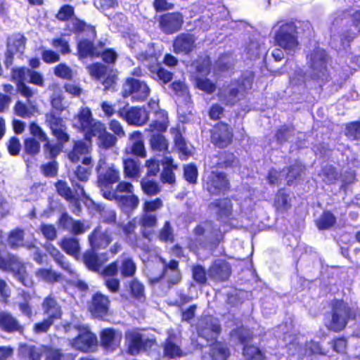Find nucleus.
Here are the masks:
<instances>
[{
  "label": "nucleus",
  "instance_id": "4be33fe9",
  "mask_svg": "<svg viewBox=\"0 0 360 360\" xmlns=\"http://www.w3.org/2000/svg\"><path fill=\"white\" fill-rule=\"evenodd\" d=\"M122 338L120 331L106 328L101 333V344L107 351L112 352L119 347Z\"/></svg>",
  "mask_w": 360,
  "mask_h": 360
},
{
  "label": "nucleus",
  "instance_id": "f3484780",
  "mask_svg": "<svg viewBox=\"0 0 360 360\" xmlns=\"http://www.w3.org/2000/svg\"><path fill=\"white\" fill-rule=\"evenodd\" d=\"M92 138H97L98 147L109 149L115 146L117 138L106 130L105 125L102 122H98L94 125Z\"/></svg>",
  "mask_w": 360,
  "mask_h": 360
},
{
  "label": "nucleus",
  "instance_id": "603ef678",
  "mask_svg": "<svg viewBox=\"0 0 360 360\" xmlns=\"http://www.w3.org/2000/svg\"><path fill=\"white\" fill-rule=\"evenodd\" d=\"M150 145L153 150L166 151L168 149V143L162 134H153L150 139Z\"/></svg>",
  "mask_w": 360,
  "mask_h": 360
},
{
  "label": "nucleus",
  "instance_id": "c756f323",
  "mask_svg": "<svg viewBox=\"0 0 360 360\" xmlns=\"http://www.w3.org/2000/svg\"><path fill=\"white\" fill-rule=\"evenodd\" d=\"M229 274V264L222 260L216 261L209 270V275L217 280H225Z\"/></svg>",
  "mask_w": 360,
  "mask_h": 360
},
{
  "label": "nucleus",
  "instance_id": "f8f14e48",
  "mask_svg": "<svg viewBox=\"0 0 360 360\" xmlns=\"http://www.w3.org/2000/svg\"><path fill=\"white\" fill-rule=\"evenodd\" d=\"M351 316L349 307L342 301L336 300L333 303L332 318L327 327L334 331L342 330Z\"/></svg>",
  "mask_w": 360,
  "mask_h": 360
},
{
  "label": "nucleus",
  "instance_id": "9d476101",
  "mask_svg": "<svg viewBox=\"0 0 360 360\" xmlns=\"http://www.w3.org/2000/svg\"><path fill=\"white\" fill-rule=\"evenodd\" d=\"M147 84L138 79L128 78L122 86V94L124 98L131 96L133 101H143L150 94Z\"/></svg>",
  "mask_w": 360,
  "mask_h": 360
},
{
  "label": "nucleus",
  "instance_id": "58836bf2",
  "mask_svg": "<svg viewBox=\"0 0 360 360\" xmlns=\"http://www.w3.org/2000/svg\"><path fill=\"white\" fill-rule=\"evenodd\" d=\"M0 328L7 332L21 330L17 320L10 314L6 312H0Z\"/></svg>",
  "mask_w": 360,
  "mask_h": 360
},
{
  "label": "nucleus",
  "instance_id": "1a4fd4ad",
  "mask_svg": "<svg viewBox=\"0 0 360 360\" xmlns=\"http://www.w3.org/2000/svg\"><path fill=\"white\" fill-rule=\"evenodd\" d=\"M0 269L6 271H12L15 277L25 286H32L33 281L27 274L24 264L15 256L8 255L4 259H0Z\"/></svg>",
  "mask_w": 360,
  "mask_h": 360
},
{
  "label": "nucleus",
  "instance_id": "4c0bfd02",
  "mask_svg": "<svg viewBox=\"0 0 360 360\" xmlns=\"http://www.w3.org/2000/svg\"><path fill=\"white\" fill-rule=\"evenodd\" d=\"M113 200H116L121 207L127 212L134 211L139 204V198L133 193L126 195H117V198Z\"/></svg>",
  "mask_w": 360,
  "mask_h": 360
},
{
  "label": "nucleus",
  "instance_id": "7ed1b4c3",
  "mask_svg": "<svg viewBox=\"0 0 360 360\" xmlns=\"http://www.w3.org/2000/svg\"><path fill=\"white\" fill-rule=\"evenodd\" d=\"M12 78L17 82L18 92L26 98H30L33 96L34 92L25 84V82L39 86L44 85L43 76L39 72L27 68H16L13 69Z\"/></svg>",
  "mask_w": 360,
  "mask_h": 360
},
{
  "label": "nucleus",
  "instance_id": "7c9ffc66",
  "mask_svg": "<svg viewBox=\"0 0 360 360\" xmlns=\"http://www.w3.org/2000/svg\"><path fill=\"white\" fill-rule=\"evenodd\" d=\"M160 51L157 50L153 44H148L144 52L140 53L137 58L139 60L146 62L149 68H153L158 63Z\"/></svg>",
  "mask_w": 360,
  "mask_h": 360
},
{
  "label": "nucleus",
  "instance_id": "39448f33",
  "mask_svg": "<svg viewBox=\"0 0 360 360\" xmlns=\"http://www.w3.org/2000/svg\"><path fill=\"white\" fill-rule=\"evenodd\" d=\"M72 27L70 30L74 32L86 31L88 32L89 39H81L78 42L77 48L78 52L80 57L86 56H96L99 55V52L97 51L94 48L91 39H93L96 37V30L94 27L86 26L84 22L78 19H72Z\"/></svg>",
  "mask_w": 360,
  "mask_h": 360
},
{
  "label": "nucleus",
  "instance_id": "6e6552de",
  "mask_svg": "<svg viewBox=\"0 0 360 360\" xmlns=\"http://www.w3.org/2000/svg\"><path fill=\"white\" fill-rule=\"evenodd\" d=\"M125 339L128 352L131 355L147 351L153 347L155 342L152 338L136 330L127 332Z\"/></svg>",
  "mask_w": 360,
  "mask_h": 360
},
{
  "label": "nucleus",
  "instance_id": "6e6d98bb",
  "mask_svg": "<svg viewBox=\"0 0 360 360\" xmlns=\"http://www.w3.org/2000/svg\"><path fill=\"white\" fill-rule=\"evenodd\" d=\"M335 223V218L329 212H324L317 220L316 224L319 229H327L333 226Z\"/></svg>",
  "mask_w": 360,
  "mask_h": 360
},
{
  "label": "nucleus",
  "instance_id": "f257e3e1",
  "mask_svg": "<svg viewBox=\"0 0 360 360\" xmlns=\"http://www.w3.org/2000/svg\"><path fill=\"white\" fill-rule=\"evenodd\" d=\"M98 171V186L103 197L112 200L117 195L112 190V185L120 179V172L113 164H106L105 159L101 158L96 167Z\"/></svg>",
  "mask_w": 360,
  "mask_h": 360
},
{
  "label": "nucleus",
  "instance_id": "473e14b6",
  "mask_svg": "<svg viewBox=\"0 0 360 360\" xmlns=\"http://www.w3.org/2000/svg\"><path fill=\"white\" fill-rule=\"evenodd\" d=\"M42 309L45 314L53 319H59L61 316V309L56 300L49 296L42 303Z\"/></svg>",
  "mask_w": 360,
  "mask_h": 360
},
{
  "label": "nucleus",
  "instance_id": "13d9d810",
  "mask_svg": "<svg viewBox=\"0 0 360 360\" xmlns=\"http://www.w3.org/2000/svg\"><path fill=\"white\" fill-rule=\"evenodd\" d=\"M142 190L149 195H154L160 191L158 184L148 179H143L141 182Z\"/></svg>",
  "mask_w": 360,
  "mask_h": 360
},
{
  "label": "nucleus",
  "instance_id": "ea45409f",
  "mask_svg": "<svg viewBox=\"0 0 360 360\" xmlns=\"http://www.w3.org/2000/svg\"><path fill=\"white\" fill-rule=\"evenodd\" d=\"M35 277L39 281L47 283H53L61 280V275L49 269H38L34 273Z\"/></svg>",
  "mask_w": 360,
  "mask_h": 360
},
{
  "label": "nucleus",
  "instance_id": "f704fd0d",
  "mask_svg": "<svg viewBox=\"0 0 360 360\" xmlns=\"http://www.w3.org/2000/svg\"><path fill=\"white\" fill-rule=\"evenodd\" d=\"M118 266L123 277L133 276L136 270V264L132 258L125 254L121 255Z\"/></svg>",
  "mask_w": 360,
  "mask_h": 360
},
{
  "label": "nucleus",
  "instance_id": "aec40b11",
  "mask_svg": "<svg viewBox=\"0 0 360 360\" xmlns=\"http://www.w3.org/2000/svg\"><path fill=\"white\" fill-rule=\"evenodd\" d=\"M163 273L160 277L150 278L152 283H158L163 276L169 285L177 284L181 281V274L178 269L179 263L176 260H172L167 264L165 262Z\"/></svg>",
  "mask_w": 360,
  "mask_h": 360
},
{
  "label": "nucleus",
  "instance_id": "b1692460",
  "mask_svg": "<svg viewBox=\"0 0 360 360\" xmlns=\"http://www.w3.org/2000/svg\"><path fill=\"white\" fill-rule=\"evenodd\" d=\"M232 132L227 124H219L216 126L212 134V143L219 148L227 146L231 141Z\"/></svg>",
  "mask_w": 360,
  "mask_h": 360
},
{
  "label": "nucleus",
  "instance_id": "4468645a",
  "mask_svg": "<svg viewBox=\"0 0 360 360\" xmlns=\"http://www.w3.org/2000/svg\"><path fill=\"white\" fill-rule=\"evenodd\" d=\"M120 117L125 120L129 124L141 126L148 120V112L137 107L123 108L117 112Z\"/></svg>",
  "mask_w": 360,
  "mask_h": 360
},
{
  "label": "nucleus",
  "instance_id": "bb28decb",
  "mask_svg": "<svg viewBox=\"0 0 360 360\" xmlns=\"http://www.w3.org/2000/svg\"><path fill=\"white\" fill-rule=\"evenodd\" d=\"M91 143L77 141L75 142L72 151L68 154V158L72 162H77L79 160L82 161V159L85 158V157H91Z\"/></svg>",
  "mask_w": 360,
  "mask_h": 360
},
{
  "label": "nucleus",
  "instance_id": "cd10ccee",
  "mask_svg": "<svg viewBox=\"0 0 360 360\" xmlns=\"http://www.w3.org/2000/svg\"><path fill=\"white\" fill-rule=\"evenodd\" d=\"M25 43V38L20 35L9 39L8 41L6 63H11L12 58L15 54L22 53L24 51Z\"/></svg>",
  "mask_w": 360,
  "mask_h": 360
},
{
  "label": "nucleus",
  "instance_id": "a18cd8bd",
  "mask_svg": "<svg viewBox=\"0 0 360 360\" xmlns=\"http://www.w3.org/2000/svg\"><path fill=\"white\" fill-rule=\"evenodd\" d=\"M215 212L221 217L229 216L232 210V205L229 199H223L212 204Z\"/></svg>",
  "mask_w": 360,
  "mask_h": 360
},
{
  "label": "nucleus",
  "instance_id": "e433bc0d",
  "mask_svg": "<svg viewBox=\"0 0 360 360\" xmlns=\"http://www.w3.org/2000/svg\"><path fill=\"white\" fill-rule=\"evenodd\" d=\"M56 187L60 195L63 196L75 206V209L77 210H74L73 212L76 213V212L79 209V202L78 199L73 195L72 191L68 187L67 183L63 181H58L56 184Z\"/></svg>",
  "mask_w": 360,
  "mask_h": 360
},
{
  "label": "nucleus",
  "instance_id": "2f4dec72",
  "mask_svg": "<svg viewBox=\"0 0 360 360\" xmlns=\"http://www.w3.org/2000/svg\"><path fill=\"white\" fill-rule=\"evenodd\" d=\"M168 127V118L165 111L159 110L155 111V119L150 124L148 131H164Z\"/></svg>",
  "mask_w": 360,
  "mask_h": 360
},
{
  "label": "nucleus",
  "instance_id": "dca6fc26",
  "mask_svg": "<svg viewBox=\"0 0 360 360\" xmlns=\"http://www.w3.org/2000/svg\"><path fill=\"white\" fill-rule=\"evenodd\" d=\"M228 181L223 173L212 172L205 179V188L211 194L224 192L228 188Z\"/></svg>",
  "mask_w": 360,
  "mask_h": 360
},
{
  "label": "nucleus",
  "instance_id": "37998d69",
  "mask_svg": "<svg viewBox=\"0 0 360 360\" xmlns=\"http://www.w3.org/2000/svg\"><path fill=\"white\" fill-rule=\"evenodd\" d=\"M28 105H26L21 101H18L14 107L15 113L21 117H30L36 112V107L33 105L30 98H27Z\"/></svg>",
  "mask_w": 360,
  "mask_h": 360
},
{
  "label": "nucleus",
  "instance_id": "412c9836",
  "mask_svg": "<svg viewBox=\"0 0 360 360\" xmlns=\"http://www.w3.org/2000/svg\"><path fill=\"white\" fill-rule=\"evenodd\" d=\"M112 231L109 230L102 231L101 228L98 227L89 236V240L91 248L94 250L101 248H105L112 241Z\"/></svg>",
  "mask_w": 360,
  "mask_h": 360
},
{
  "label": "nucleus",
  "instance_id": "e2e57ef3",
  "mask_svg": "<svg viewBox=\"0 0 360 360\" xmlns=\"http://www.w3.org/2000/svg\"><path fill=\"white\" fill-rule=\"evenodd\" d=\"M139 224L144 228H152L156 226L157 217L156 215L147 212H143L141 217Z\"/></svg>",
  "mask_w": 360,
  "mask_h": 360
},
{
  "label": "nucleus",
  "instance_id": "2eb2a0df",
  "mask_svg": "<svg viewBox=\"0 0 360 360\" xmlns=\"http://www.w3.org/2000/svg\"><path fill=\"white\" fill-rule=\"evenodd\" d=\"M46 123L50 127L52 134L61 142H66L69 139L65 132L66 127L62 118L56 115L53 111L46 114Z\"/></svg>",
  "mask_w": 360,
  "mask_h": 360
},
{
  "label": "nucleus",
  "instance_id": "ddd939ff",
  "mask_svg": "<svg viewBox=\"0 0 360 360\" xmlns=\"http://www.w3.org/2000/svg\"><path fill=\"white\" fill-rule=\"evenodd\" d=\"M98 122H101L94 119L91 110L85 107L82 108L75 117L73 126L83 131L85 139L91 141L94 125Z\"/></svg>",
  "mask_w": 360,
  "mask_h": 360
},
{
  "label": "nucleus",
  "instance_id": "3c124183",
  "mask_svg": "<svg viewBox=\"0 0 360 360\" xmlns=\"http://www.w3.org/2000/svg\"><path fill=\"white\" fill-rule=\"evenodd\" d=\"M274 206L281 212L288 210L290 207L288 195L280 191L276 195Z\"/></svg>",
  "mask_w": 360,
  "mask_h": 360
},
{
  "label": "nucleus",
  "instance_id": "c9c22d12",
  "mask_svg": "<svg viewBox=\"0 0 360 360\" xmlns=\"http://www.w3.org/2000/svg\"><path fill=\"white\" fill-rule=\"evenodd\" d=\"M162 164L165 165L164 169L161 174V180L163 183H168L172 184L175 181V176L173 169L176 168V166L173 164L172 158L169 155H165Z\"/></svg>",
  "mask_w": 360,
  "mask_h": 360
},
{
  "label": "nucleus",
  "instance_id": "338daca9",
  "mask_svg": "<svg viewBox=\"0 0 360 360\" xmlns=\"http://www.w3.org/2000/svg\"><path fill=\"white\" fill-rule=\"evenodd\" d=\"M90 75L95 79L101 78L106 72V67L104 65L96 63L87 67Z\"/></svg>",
  "mask_w": 360,
  "mask_h": 360
},
{
  "label": "nucleus",
  "instance_id": "0eeeda50",
  "mask_svg": "<svg viewBox=\"0 0 360 360\" xmlns=\"http://www.w3.org/2000/svg\"><path fill=\"white\" fill-rule=\"evenodd\" d=\"M195 73L193 75L195 86L200 90L212 94L216 89V85L210 79L205 78L210 71V60L208 57L200 58L194 63Z\"/></svg>",
  "mask_w": 360,
  "mask_h": 360
},
{
  "label": "nucleus",
  "instance_id": "8fccbe9b",
  "mask_svg": "<svg viewBox=\"0 0 360 360\" xmlns=\"http://www.w3.org/2000/svg\"><path fill=\"white\" fill-rule=\"evenodd\" d=\"M124 169L125 175L128 177L135 178L139 176V164L133 159L129 158L124 161Z\"/></svg>",
  "mask_w": 360,
  "mask_h": 360
},
{
  "label": "nucleus",
  "instance_id": "a211bd4d",
  "mask_svg": "<svg viewBox=\"0 0 360 360\" xmlns=\"http://www.w3.org/2000/svg\"><path fill=\"white\" fill-rule=\"evenodd\" d=\"M220 333L219 321L213 317H207L201 320L199 323V335L206 339L208 342L216 340Z\"/></svg>",
  "mask_w": 360,
  "mask_h": 360
},
{
  "label": "nucleus",
  "instance_id": "c03bdc74",
  "mask_svg": "<svg viewBox=\"0 0 360 360\" xmlns=\"http://www.w3.org/2000/svg\"><path fill=\"white\" fill-rule=\"evenodd\" d=\"M60 248L68 255L76 257L79 251V245L77 239L74 238H65L60 243Z\"/></svg>",
  "mask_w": 360,
  "mask_h": 360
},
{
  "label": "nucleus",
  "instance_id": "864d4df0",
  "mask_svg": "<svg viewBox=\"0 0 360 360\" xmlns=\"http://www.w3.org/2000/svg\"><path fill=\"white\" fill-rule=\"evenodd\" d=\"M322 181L328 184H334L338 179V174L335 168L330 165H326L319 174Z\"/></svg>",
  "mask_w": 360,
  "mask_h": 360
},
{
  "label": "nucleus",
  "instance_id": "79ce46f5",
  "mask_svg": "<svg viewBox=\"0 0 360 360\" xmlns=\"http://www.w3.org/2000/svg\"><path fill=\"white\" fill-rule=\"evenodd\" d=\"M82 163L84 166L79 165L75 172V174L79 181H86L92 172V158L85 157L82 159Z\"/></svg>",
  "mask_w": 360,
  "mask_h": 360
},
{
  "label": "nucleus",
  "instance_id": "6ab92c4d",
  "mask_svg": "<svg viewBox=\"0 0 360 360\" xmlns=\"http://www.w3.org/2000/svg\"><path fill=\"white\" fill-rule=\"evenodd\" d=\"M161 30L166 34H173L178 31L183 23V16L179 13H169L160 18Z\"/></svg>",
  "mask_w": 360,
  "mask_h": 360
},
{
  "label": "nucleus",
  "instance_id": "774afa93",
  "mask_svg": "<svg viewBox=\"0 0 360 360\" xmlns=\"http://www.w3.org/2000/svg\"><path fill=\"white\" fill-rule=\"evenodd\" d=\"M129 288L131 293L136 299H141L144 295V286L137 280H133L130 284Z\"/></svg>",
  "mask_w": 360,
  "mask_h": 360
},
{
  "label": "nucleus",
  "instance_id": "9b49d317",
  "mask_svg": "<svg viewBox=\"0 0 360 360\" xmlns=\"http://www.w3.org/2000/svg\"><path fill=\"white\" fill-rule=\"evenodd\" d=\"M73 329L77 331V335L70 341L72 347L82 352L93 351L97 344L96 336L84 326H74Z\"/></svg>",
  "mask_w": 360,
  "mask_h": 360
},
{
  "label": "nucleus",
  "instance_id": "052dcab7",
  "mask_svg": "<svg viewBox=\"0 0 360 360\" xmlns=\"http://www.w3.org/2000/svg\"><path fill=\"white\" fill-rule=\"evenodd\" d=\"M45 360H72L71 356H65L60 349L48 347Z\"/></svg>",
  "mask_w": 360,
  "mask_h": 360
},
{
  "label": "nucleus",
  "instance_id": "09e8293b",
  "mask_svg": "<svg viewBox=\"0 0 360 360\" xmlns=\"http://www.w3.org/2000/svg\"><path fill=\"white\" fill-rule=\"evenodd\" d=\"M210 354L214 360H226L229 356L227 348L221 342L211 346Z\"/></svg>",
  "mask_w": 360,
  "mask_h": 360
},
{
  "label": "nucleus",
  "instance_id": "de8ad7c7",
  "mask_svg": "<svg viewBox=\"0 0 360 360\" xmlns=\"http://www.w3.org/2000/svg\"><path fill=\"white\" fill-rule=\"evenodd\" d=\"M94 250L88 251L84 254V262L89 269L94 271H99L102 263L99 261L98 256Z\"/></svg>",
  "mask_w": 360,
  "mask_h": 360
},
{
  "label": "nucleus",
  "instance_id": "423d86ee",
  "mask_svg": "<svg viewBox=\"0 0 360 360\" xmlns=\"http://www.w3.org/2000/svg\"><path fill=\"white\" fill-rule=\"evenodd\" d=\"M251 87L252 79L249 77L243 79L240 83L231 82L220 89L219 98L226 105H233L244 96V92Z\"/></svg>",
  "mask_w": 360,
  "mask_h": 360
},
{
  "label": "nucleus",
  "instance_id": "bf43d9fd",
  "mask_svg": "<svg viewBox=\"0 0 360 360\" xmlns=\"http://www.w3.org/2000/svg\"><path fill=\"white\" fill-rule=\"evenodd\" d=\"M243 355L254 360H262L263 354L259 349L253 345H245L243 348Z\"/></svg>",
  "mask_w": 360,
  "mask_h": 360
},
{
  "label": "nucleus",
  "instance_id": "680f3d73",
  "mask_svg": "<svg viewBox=\"0 0 360 360\" xmlns=\"http://www.w3.org/2000/svg\"><path fill=\"white\" fill-rule=\"evenodd\" d=\"M151 68V72L163 83L166 84L171 81L172 78V74L167 70L159 68L158 65L154 66Z\"/></svg>",
  "mask_w": 360,
  "mask_h": 360
},
{
  "label": "nucleus",
  "instance_id": "5fc2aeb1",
  "mask_svg": "<svg viewBox=\"0 0 360 360\" xmlns=\"http://www.w3.org/2000/svg\"><path fill=\"white\" fill-rule=\"evenodd\" d=\"M304 171V167L300 162H296L288 169L285 176V180L288 184H292L297 179L301 176Z\"/></svg>",
  "mask_w": 360,
  "mask_h": 360
},
{
  "label": "nucleus",
  "instance_id": "a878e982",
  "mask_svg": "<svg viewBox=\"0 0 360 360\" xmlns=\"http://www.w3.org/2000/svg\"><path fill=\"white\" fill-rule=\"evenodd\" d=\"M179 338L173 331L168 333V338L164 346V354L170 358L181 357L184 355V352L179 345Z\"/></svg>",
  "mask_w": 360,
  "mask_h": 360
},
{
  "label": "nucleus",
  "instance_id": "393cba45",
  "mask_svg": "<svg viewBox=\"0 0 360 360\" xmlns=\"http://www.w3.org/2000/svg\"><path fill=\"white\" fill-rule=\"evenodd\" d=\"M195 39L190 34H181L177 36L174 41L173 51L175 53L187 54L195 47Z\"/></svg>",
  "mask_w": 360,
  "mask_h": 360
},
{
  "label": "nucleus",
  "instance_id": "69168bd1",
  "mask_svg": "<svg viewBox=\"0 0 360 360\" xmlns=\"http://www.w3.org/2000/svg\"><path fill=\"white\" fill-rule=\"evenodd\" d=\"M52 45L56 49H58L61 53L67 54L70 53V49L68 44V41L64 37H60L53 39Z\"/></svg>",
  "mask_w": 360,
  "mask_h": 360
},
{
  "label": "nucleus",
  "instance_id": "0e129e2a",
  "mask_svg": "<svg viewBox=\"0 0 360 360\" xmlns=\"http://www.w3.org/2000/svg\"><path fill=\"white\" fill-rule=\"evenodd\" d=\"M44 149L46 155L51 158H53L60 153L62 146L60 143H51L47 139L44 146Z\"/></svg>",
  "mask_w": 360,
  "mask_h": 360
},
{
  "label": "nucleus",
  "instance_id": "5701e85b",
  "mask_svg": "<svg viewBox=\"0 0 360 360\" xmlns=\"http://www.w3.org/2000/svg\"><path fill=\"white\" fill-rule=\"evenodd\" d=\"M110 306L108 297L101 293L95 294L89 305V310L96 318H103L108 314Z\"/></svg>",
  "mask_w": 360,
  "mask_h": 360
},
{
  "label": "nucleus",
  "instance_id": "f03ea898",
  "mask_svg": "<svg viewBox=\"0 0 360 360\" xmlns=\"http://www.w3.org/2000/svg\"><path fill=\"white\" fill-rule=\"evenodd\" d=\"M275 44L282 48L287 53L292 54L298 49L297 27L292 22H280L274 28Z\"/></svg>",
  "mask_w": 360,
  "mask_h": 360
},
{
  "label": "nucleus",
  "instance_id": "a19ab883",
  "mask_svg": "<svg viewBox=\"0 0 360 360\" xmlns=\"http://www.w3.org/2000/svg\"><path fill=\"white\" fill-rule=\"evenodd\" d=\"M46 250L63 269L65 270L70 274H75V270L71 267L70 264L65 260L64 256L57 248L50 244L47 245Z\"/></svg>",
  "mask_w": 360,
  "mask_h": 360
},
{
  "label": "nucleus",
  "instance_id": "4d7b16f0",
  "mask_svg": "<svg viewBox=\"0 0 360 360\" xmlns=\"http://www.w3.org/2000/svg\"><path fill=\"white\" fill-rule=\"evenodd\" d=\"M23 231L16 229L11 232L8 236V243L13 248L23 245Z\"/></svg>",
  "mask_w": 360,
  "mask_h": 360
},
{
  "label": "nucleus",
  "instance_id": "72a5a7b5",
  "mask_svg": "<svg viewBox=\"0 0 360 360\" xmlns=\"http://www.w3.org/2000/svg\"><path fill=\"white\" fill-rule=\"evenodd\" d=\"M129 145L131 146V152L133 154L140 157L146 156V150L141 132L134 131L130 134Z\"/></svg>",
  "mask_w": 360,
  "mask_h": 360
},
{
  "label": "nucleus",
  "instance_id": "20e7f679",
  "mask_svg": "<svg viewBox=\"0 0 360 360\" xmlns=\"http://www.w3.org/2000/svg\"><path fill=\"white\" fill-rule=\"evenodd\" d=\"M309 70L307 77L323 82L328 79L327 54L324 49L316 47L307 56Z\"/></svg>",
  "mask_w": 360,
  "mask_h": 360
},
{
  "label": "nucleus",
  "instance_id": "c85d7f7f",
  "mask_svg": "<svg viewBox=\"0 0 360 360\" xmlns=\"http://www.w3.org/2000/svg\"><path fill=\"white\" fill-rule=\"evenodd\" d=\"M48 347H37L34 346L23 345L19 349L20 354L29 360H40L42 354L46 356Z\"/></svg>",
  "mask_w": 360,
  "mask_h": 360
},
{
  "label": "nucleus",
  "instance_id": "49530a36",
  "mask_svg": "<svg viewBox=\"0 0 360 360\" xmlns=\"http://www.w3.org/2000/svg\"><path fill=\"white\" fill-rule=\"evenodd\" d=\"M136 224L135 219L129 221L126 225L122 227L124 234L127 242L130 243L132 246H136L137 236L135 233Z\"/></svg>",
  "mask_w": 360,
  "mask_h": 360
}]
</instances>
